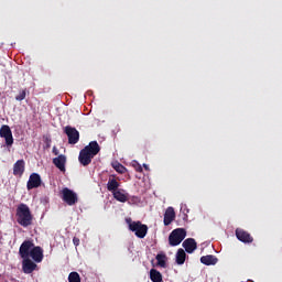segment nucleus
<instances>
[{
    "label": "nucleus",
    "mask_w": 282,
    "mask_h": 282,
    "mask_svg": "<svg viewBox=\"0 0 282 282\" xmlns=\"http://www.w3.org/2000/svg\"><path fill=\"white\" fill-rule=\"evenodd\" d=\"M33 247L34 242H32V239H24V242H22L19 249V253L22 257V270L25 274H31L37 268V264L30 257Z\"/></svg>",
    "instance_id": "nucleus-1"
},
{
    "label": "nucleus",
    "mask_w": 282,
    "mask_h": 282,
    "mask_svg": "<svg viewBox=\"0 0 282 282\" xmlns=\"http://www.w3.org/2000/svg\"><path fill=\"white\" fill-rule=\"evenodd\" d=\"M98 140H91L88 145L79 150L78 161L82 165H90L93 159L100 153Z\"/></svg>",
    "instance_id": "nucleus-2"
},
{
    "label": "nucleus",
    "mask_w": 282,
    "mask_h": 282,
    "mask_svg": "<svg viewBox=\"0 0 282 282\" xmlns=\"http://www.w3.org/2000/svg\"><path fill=\"white\" fill-rule=\"evenodd\" d=\"M15 217L18 224H21V227H31L33 224V214L28 204H19Z\"/></svg>",
    "instance_id": "nucleus-3"
},
{
    "label": "nucleus",
    "mask_w": 282,
    "mask_h": 282,
    "mask_svg": "<svg viewBox=\"0 0 282 282\" xmlns=\"http://www.w3.org/2000/svg\"><path fill=\"white\" fill-rule=\"evenodd\" d=\"M126 223L128 224L130 231H134L135 237H139V239H144V237H147L149 231L148 224H142V221H133L131 216H128Z\"/></svg>",
    "instance_id": "nucleus-4"
},
{
    "label": "nucleus",
    "mask_w": 282,
    "mask_h": 282,
    "mask_svg": "<svg viewBox=\"0 0 282 282\" xmlns=\"http://www.w3.org/2000/svg\"><path fill=\"white\" fill-rule=\"evenodd\" d=\"M186 235L187 231L184 228L173 229L169 236V242L171 247H177V245H181V242L184 241Z\"/></svg>",
    "instance_id": "nucleus-5"
},
{
    "label": "nucleus",
    "mask_w": 282,
    "mask_h": 282,
    "mask_svg": "<svg viewBox=\"0 0 282 282\" xmlns=\"http://www.w3.org/2000/svg\"><path fill=\"white\" fill-rule=\"evenodd\" d=\"M62 199L65 204H68V206H74L75 204H78V194L72 188L65 187L62 188Z\"/></svg>",
    "instance_id": "nucleus-6"
},
{
    "label": "nucleus",
    "mask_w": 282,
    "mask_h": 282,
    "mask_svg": "<svg viewBox=\"0 0 282 282\" xmlns=\"http://www.w3.org/2000/svg\"><path fill=\"white\" fill-rule=\"evenodd\" d=\"M64 132L66 133L70 145H76L77 142H79L80 132L79 130H77V128H72V124H66V128H64Z\"/></svg>",
    "instance_id": "nucleus-7"
},
{
    "label": "nucleus",
    "mask_w": 282,
    "mask_h": 282,
    "mask_svg": "<svg viewBox=\"0 0 282 282\" xmlns=\"http://www.w3.org/2000/svg\"><path fill=\"white\" fill-rule=\"evenodd\" d=\"M0 138H4L6 145L8 148L12 147L14 143L13 132L10 128V124H2L0 128Z\"/></svg>",
    "instance_id": "nucleus-8"
},
{
    "label": "nucleus",
    "mask_w": 282,
    "mask_h": 282,
    "mask_svg": "<svg viewBox=\"0 0 282 282\" xmlns=\"http://www.w3.org/2000/svg\"><path fill=\"white\" fill-rule=\"evenodd\" d=\"M42 184V178L40 173H31L29 181L26 182V188L31 191L32 188H39Z\"/></svg>",
    "instance_id": "nucleus-9"
},
{
    "label": "nucleus",
    "mask_w": 282,
    "mask_h": 282,
    "mask_svg": "<svg viewBox=\"0 0 282 282\" xmlns=\"http://www.w3.org/2000/svg\"><path fill=\"white\" fill-rule=\"evenodd\" d=\"M236 237L243 241L245 245H251L253 241L252 235H250V231H246V229H236Z\"/></svg>",
    "instance_id": "nucleus-10"
},
{
    "label": "nucleus",
    "mask_w": 282,
    "mask_h": 282,
    "mask_svg": "<svg viewBox=\"0 0 282 282\" xmlns=\"http://www.w3.org/2000/svg\"><path fill=\"white\" fill-rule=\"evenodd\" d=\"M30 257H32L33 262L36 264V262H43L44 258V249L42 247H35L33 242V247L30 252Z\"/></svg>",
    "instance_id": "nucleus-11"
},
{
    "label": "nucleus",
    "mask_w": 282,
    "mask_h": 282,
    "mask_svg": "<svg viewBox=\"0 0 282 282\" xmlns=\"http://www.w3.org/2000/svg\"><path fill=\"white\" fill-rule=\"evenodd\" d=\"M183 247L185 249V252H187L188 254H193V252H195V250L197 249L196 239H194L193 237H188L186 239V237H184Z\"/></svg>",
    "instance_id": "nucleus-12"
},
{
    "label": "nucleus",
    "mask_w": 282,
    "mask_h": 282,
    "mask_svg": "<svg viewBox=\"0 0 282 282\" xmlns=\"http://www.w3.org/2000/svg\"><path fill=\"white\" fill-rule=\"evenodd\" d=\"M53 163L56 165V169L65 173L67 163L66 155H59V153H57V158H53Z\"/></svg>",
    "instance_id": "nucleus-13"
},
{
    "label": "nucleus",
    "mask_w": 282,
    "mask_h": 282,
    "mask_svg": "<svg viewBox=\"0 0 282 282\" xmlns=\"http://www.w3.org/2000/svg\"><path fill=\"white\" fill-rule=\"evenodd\" d=\"M175 209L173 206H167V209L164 214V224H165V227H167L169 224H172V221H174L175 219Z\"/></svg>",
    "instance_id": "nucleus-14"
},
{
    "label": "nucleus",
    "mask_w": 282,
    "mask_h": 282,
    "mask_svg": "<svg viewBox=\"0 0 282 282\" xmlns=\"http://www.w3.org/2000/svg\"><path fill=\"white\" fill-rule=\"evenodd\" d=\"M120 187V182L117 178H109L107 183L108 191H111L113 197L118 194V188Z\"/></svg>",
    "instance_id": "nucleus-15"
},
{
    "label": "nucleus",
    "mask_w": 282,
    "mask_h": 282,
    "mask_svg": "<svg viewBox=\"0 0 282 282\" xmlns=\"http://www.w3.org/2000/svg\"><path fill=\"white\" fill-rule=\"evenodd\" d=\"M24 171H25V161L24 160L17 161L13 164V174L14 175H19L21 177V175H23Z\"/></svg>",
    "instance_id": "nucleus-16"
},
{
    "label": "nucleus",
    "mask_w": 282,
    "mask_h": 282,
    "mask_svg": "<svg viewBox=\"0 0 282 282\" xmlns=\"http://www.w3.org/2000/svg\"><path fill=\"white\" fill-rule=\"evenodd\" d=\"M200 262L203 264H217L218 257H216L215 254H204L203 257H200Z\"/></svg>",
    "instance_id": "nucleus-17"
},
{
    "label": "nucleus",
    "mask_w": 282,
    "mask_h": 282,
    "mask_svg": "<svg viewBox=\"0 0 282 282\" xmlns=\"http://www.w3.org/2000/svg\"><path fill=\"white\" fill-rule=\"evenodd\" d=\"M150 280H152V282H163L162 272L153 268L152 270H150Z\"/></svg>",
    "instance_id": "nucleus-18"
},
{
    "label": "nucleus",
    "mask_w": 282,
    "mask_h": 282,
    "mask_svg": "<svg viewBox=\"0 0 282 282\" xmlns=\"http://www.w3.org/2000/svg\"><path fill=\"white\" fill-rule=\"evenodd\" d=\"M176 262L177 264H184L186 262V252L185 249L180 248L176 252Z\"/></svg>",
    "instance_id": "nucleus-19"
},
{
    "label": "nucleus",
    "mask_w": 282,
    "mask_h": 282,
    "mask_svg": "<svg viewBox=\"0 0 282 282\" xmlns=\"http://www.w3.org/2000/svg\"><path fill=\"white\" fill-rule=\"evenodd\" d=\"M156 262L160 265V268H166L167 263V257L164 253L156 254Z\"/></svg>",
    "instance_id": "nucleus-20"
},
{
    "label": "nucleus",
    "mask_w": 282,
    "mask_h": 282,
    "mask_svg": "<svg viewBox=\"0 0 282 282\" xmlns=\"http://www.w3.org/2000/svg\"><path fill=\"white\" fill-rule=\"evenodd\" d=\"M115 198L117 199V202H121L122 204H124L126 202H128L129 196L128 194H123L122 191H119V188H117V194H115Z\"/></svg>",
    "instance_id": "nucleus-21"
},
{
    "label": "nucleus",
    "mask_w": 282,
    "mask_h": 282,
    "mask_svg": "<svg viewBox=\"0 0 282 282\" xmlns=\"http://www.w3.org/2000/svg\"><path fill=\"white\" fill-rule=\"evenodd\" d=\"M68 282H82L79 272H69Z\"/></svg>",
    "instance_id": "nucleus-22"
},
{
    "label": "nucleus",
    "mask_w": 282,
    "mask_h": 282,
    "mask_svg": "<svg viewBox=\"0 0 282 282\" xmlns=\"http://www.w3.org/2000/svg\"><path fill=\"white\" fill-rule=\"evenodd\" d=\"M113 169L118 173H126L127 171L126 165H122V163H113Z\"/></svg>",
    "instance_id": "nucleus-23"
},
{
    "label": "nucleus",
    "mask_w": 282,
    "mask_h": 282,
    "mask_svg": "<svg viewBox=\"0 0 282 282\" xmlns=\"http://www.w3.org/2000/svg\"><path fill=\"white\" fill-rule=\"evenodd\" d=\"M26 97V89H22V91L17 95L15 99H18V102H22L23 99Z\"/></svg>",
    "instance_id": "nucleus-24"
},
{
    "label": "nucleus",
    "mask_w": 282,
    "mask_h": 282,
    "mask_svg": "<svg viewBox=\"0 0 282 282\" xmlns=\"http://www.w3.org/2000/svg\"><path fill=\"white\" fill-rule=\"evenodd\" d=\"M73 243L75 245V247H78L80 245L79 237H73Z\"/></svg>",
    "instance_id": "nucleus-25"
},
{
    "label": "nucleus",
    "mask_w": 282,
    "mask_h": 282,
    "mask_svg": "<svg viewBox=\"0 0 282 282\" xmlns=\"http://www.w3.org/2000/svg\"><path fill=\"white\" fill-rule=\"evenodd\" d=\"M134 169L135 171H138L139 173H142L143 169H142V165L140 163H135L134 164Z\"/></svg>",
    "instance_id": "nucleus-26"
},
{
    "label": "nucleus",
    "mask_w": 282,
    "mask_h": 282,
    "mask_svg": "<svg viewBox=\"0 0 282 282\" xmlns=\"http://www.w3.org/2000/svg\"><path fill=\"white\" fill-rule=\"evenodd\" d=\"M53 153L56 155V158L58 156L59 150L56 148V145L53 148Z\"/></svg>",
    "instance_id": "nucleus-27"
},
{
    "label": "nucleus",
    "mask_w": 282,
    "mask_h": 282,
    "mask_svg": "<svg viewBox=\"0 0 282 282\" xmlns=\"http://www.w3.org/2000/svg\"><path fill=\"white\" fill-rule=\"evenodd\" d=\"M144 169H149V165H147V163H144Z\"/></svg>",
    "instance_id": "nucleus-28"
}]
</instances>
